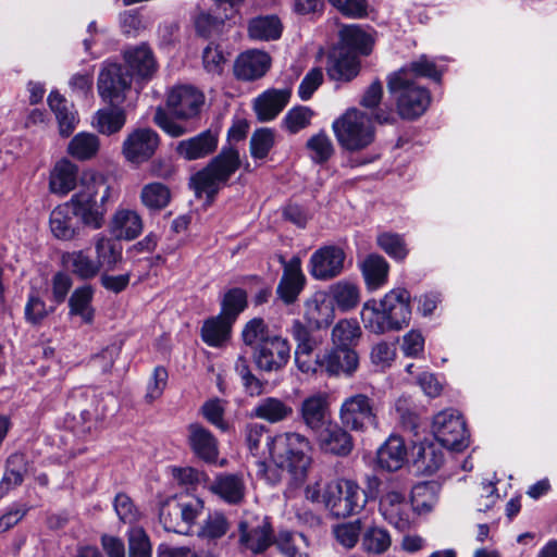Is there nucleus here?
Segmentation results:
<instances>
[{"label": "nucleus", "mask_w": 557, "mask_h": 557, "mask_svg": "<svg viewBox=\"0 0 557 557\" xmlns=\"http://www.w3.org/2000/svg\"><path fill=\"white\" fill-rule=\"evenodd\" d=\"M269 447L274 467L264 461H258L257 475L267 480L270 484H276L282 480L278 472H286L288 480L287 491L292 492L300 487L308 475L312 463L309 455L311 445L309 440L299 433L289 432L272 437L261 424H249L246 429V442L249 450L256 455L261 442Z\"/></svg>", "instance_id": "f257e3e1"}, {"label": "nucleus", "mask_w": 557, "mask_h": 557, "mask_svg": "<svg viewBox=\"0 0 557 557\" xmlns=\"http://www.w3.org/2000/svg\"><path fill=\"white\" fill-rule=\"evenodd\" d=\"M203 104L201 90L190 85L176 86L168 95V110L158 107L152 120L169 136L181 137L196 129Z\"/></svg>", "instance_id": "f03ea898"}, {"label": "nucleus", "mask_w": 557, "mask_h": 557, "mask_svg": "<svg viewBox=\"0 0 557 557\" xmlns=\"http://www.w3.org/2000/svg\"><path fill=\"white\" fill-rule=\"evenodd\" d=\"M78 187L69 200L75 216L87 227L101 228L112 194L111 185L103 174L86 171L81 176Z\"/></svg>", "instance_id": "7ed1b4c3"}, {"label": "nucleus", "mask_w": 557, "mask_h": 557, "mask_svg": "<svg viewBox=\"0 0 557 557\" xmlns=\"http://www.w3.org/2000/svg\"><path fill=\"white\" fill-rule=\"evenodd\" d=\"M410 318V293L405 288L392 289L379 305L369 300L361 310L364 327L374 334L399 331L409 324Z\"/></svg>", "instance_id": "20e7f679"}, {"label": "nucleus", "mask_w": 557, "mask_h": 557, "mask_svg": "<svg viewBox=\"0 0 557 557\" xmlns=\"http://www.w3.org/2000/svg\"><path fill=\"white\" fill-rule=\"evenodd\" d=\"M240 159L237 149L224 147L207 166L190 177V187L197 197L203 195L212 200L221 186L239 169Z\"/></svg>", "instance_id": "39448f33"}, {"label": "nucleus", "mask_w": 557, "mask_h": 557, "mask_svg": "<svg viewBox=\"0 0 557 557\" xmlns=\"http://www.w3.org/2000/svg\"><path fill=\"white\" fill-rule=\"evenodd\" d=\"M370 494L379 497V510L391 525L405 531L410 527V507L406 499V490L396 481H381L372 476L368 481Z\"/></svg>", "instance_id": "423d86ee"}, {"label": "nucleus", "mask_w": 557, "mask_h": 557, "mask_svg": "<svg viewBox=\"0 0 557 557\" xmlns=\"http://www.w3.org/2000/svg\"><path fill=\"white\" fill-rule=\"evenodd\" d=\"M387 89L395 99L398 114L403 119H417L430 106V91L408 77L406 71H396L391 74L387 78Z\"/></svg>", "instance_id": "0eeeda50"}, {"label": "nucleus", "mask_w": 557, "mask_h": 557, "mask_svg": "<svg viewBox=\"0 0 557 557\" xmlns=\"http://www.w3.org/2000/svg\"><path fill=\"white\" fill-rule=\"evenodd\" d=\"M202 510L199 498L169 497L160 505L159 521L164 531L187 535Z\"/></svg>", "instance_id": "6e6552de"}, {"label": "nucleus", "mask_w": 557, "mask_h": 557, "mask_svg": "<svg viewBox=\"0 0 557 557\" xmlns=\"http://www.w3.org/2000/svg\"><path fill=\"white\" fill-rule=\"evenodd\" d=\"M333 131L339 145L347 150H360L374 140V128L368 114L349 109L333 122Z\"/></svg>", "instance_id": "1a4fd4ad"}, {"label": "nucleus", "mask_w": 557, "mask_h": 557, "mask_svg": "<svg viewBox=\"0 0 557 557\" xmlns=\"http://www.w3.org/2000/svg\"><path fill=\"white\" fill-rule=\"evenodd\" d=\"M379 406L367 394L355 393L344 398L339 406L338 419L346 429L366 432L379 428Z\"/></svg>", "instance_id": "9d476101"}, {"label": "nucleus", "mask_w": 557, "mask_h": 557, "mask_svg": "<svg viewBox=\"0 0 557 557\" xmlns=\"http://www.w3.org/2000/svg\"><path fill=\"white\" fill-rule=\"evenodd\" d=\"M364 504L362 491L354 481L333 480L324 485V506L338 518L358 513Z\"/></svg>", "instance_id": "9b49d317"}, {"label": "nucleus", "mask_w": 557, "mask_h": 557, "mask_svg": "<svg viewBox=\"0 0 557 557\" xmlns=\"http://www.w3.org/2000/svg\"><path fill=\"white\" fill-rule=\"evenodd\" d=\"M433 434L442 447L460 451L469 444L466 422L456 411L447 409L433 418Z\"/></svg>", "instance_id": "f8f14e48"}, {"label": "nucleus", "mask_w": 557, "mask_h": 557, "mask_svg": "<svg viewBox=\"0 0 557 557\" xmlns=\"http://www.w3.org/2000/svg\"><path fill=\"white\" fill-rule=\"evenodd\" d=\"M132 86V74L117 63L104 62L98 74L97 87L99 96L111 104L125 100L126 91Z\"/></svg>", "instance_id": "ddd939ff"}, {"label": "nucleus", "mask_w": 557, "mask_h": 557, "mask_svg": "<svg viewBox=\"0 0 557 557\" xmlns=\"http://www.w3.org/2000/svg\"><path fill=\"white\" fill-rule=\"evenodd\" d=\"M256 367L264 372H277L282 370L290 358V345L280 335L255 347L252 354Z\"/></svg>", "instance_id": "4468645a"}, {"label": "nucleus", "mask_w": 557, "mask_h": 557, "mask_svg": "<svg viewBox=\"0 0 557 557\" xmlns=\"http://www.w3.org/2000/svg\"><path fill=\"white\" fill-rule=\"evenodd\" d=\"M159 144L157 132L151 128H137L124 139L122 152L128 162L141 164L154 154Z\"/></svg>", "instance_id": "2eb2a0df"}, {"label": "nucleus", "mask_w": 557, "mask_h": 557, "mask_svg": "<svg viewBox=\"0 0 557 557\" xmlns=\"http://www.w3.org/2000/svg\"><path fill=\"white\" fill-rule=\"evenodd\" d=\"M238 532L240 546L253 554L263 553L273 544V531L267 518L243 520L238 524Z\"/></svg>", "instance_id": "dca6fc26"}, {"label": "nucleus", "mask_w": 557, "mask_h": 557, "mask_svg": "<svg viewBox=\"0 0 557 557\" xmlns=\"http://www.w3.org/2000/svg\"><path fill=\"white\" fill-rule=\"evenodd\" d=\"M349 429L339 423L330 422L318 431L317 444L321 451L337 457H346L354 449V437Z\"/></svg>", "instance_id": "f3484780"}, {"label": "nucleus", "mask_w": 557, "mask_h": 557, "mask_svg": "<svg viewBox=\"0 0 557 557\" xmlns=\"http://www.w3.org/2000/svg\"><path fill=\"white\" fill-rule=\"evenodd\" d=\"M345 252L337 246H324L310 258V273L318 280H331L344 269Z\"/></svg>", "instance_id": "a211bd4d"}, {"label": "nucleus", "mask_w": 557, "mask_h": 557, "mask_svg": "<svg viewBox=\"0 0 557 557\" xmlns=\"http://www.w3.org/2000/svg\"><path fill=\"white\" fill-rule=\"evenodd\" d=\"M325 70L330 79L347 83L359 74L360 61L346 47L336 46L327 55Z\"/></svg>", "instance_id": "6ab92c4d"}, {"label": "nucleus", "mask_w": 557, "mask_h": 557, "mask_svg": "<svg viewBox=\"0 0 557 557\" xmlns=\"http://www.w3.org/2000/svg\"><path fill=\"white\" fill-rule=\"evenodd\" d=\"M359 366V357L354 348L332 347L323 352L322 370L329 376H351Z\"/></svg>", "instance_id": "aec40b11"}, {"label": "nucleus", "mask_w": 557, "mask_h": 557, "mask_svg": "<svg viewBox=\"0 0 557 557\" xmlns=\"http://www.w3.org/2000/svg\"><path fill=\"white\" fill-rule=\"evenodd\" d=\"M219 144L216 132L207 129L188 139L181 140L176 146V152L182 158L193 161L213 153Z\"/></svg>", "instance_id": "412c9836"}, {"label": "nucleus", "mask_w": 557, "mask_h": 557, "mask_svg": "<svg viewBox=\"0 0 557 557\" xmlns=\"http://www.w3.org/2000/svg\"><path fill=\"white\" fill-rule=\"evenodd\" d=\"M283 275L276 288L278 297L286 304L295 302L298 295L304 288L306 278L301 272V262L297 257L292 258L288 262H284Z\"/></svg>", "instance_id": "4be33fe9"}, {"label": "nucleus", "mask_w": 557, "mask_h": 557, "mask_svg": "<svg viewBox=\"0 0 557 557\" xmlns=\"http://www.w3.org/2000/svg\"><path fill=\"white\" fill-rule=\"evenodd\" d=\"M271 58L259 50L242 53L235 61L234 74L240 81H255L262 77L269 70Z\"/></svg>", "instance_id": "5701e85b"}, {"label": "nucleus", "mask_w": 557, "mask_h": 557, "mask_svg": "<svg viewBox=\"0 0 557 557\" xmlns=\"http://www.w3.org/2000/svg\"><path fill=\"white\" fill-rule=\"evenodd\" d=\"M187 432V441L193 453L206 462H215L219 448L212 433L200 423H190Z\"/></svg>", "instance_id": "b1692460"}, {"label": "nucleus", "mask_w": 557, "mask_h": 557, "mask_svg": "<svg viewBox=\"0 0 557 557\" xmlns=\"http://www.w3.org/2000/svg\"><path fill=\"white\" fill-rule=\"evenodd\" d=\"M144 228L140 215L129 209H117L111 216L108 230L115 239L133 240Z\"/></svg>", "instance_id": "393cba45"}, {"label": "nucleus", "mask_w": 557, "mask_h": 557, "mask_svg": "<svg viewBox=\"0 0 557 557\" xmlns=\"http://www.w3.org/2000/svg\"><path fill=\"white\" fill-rule=\"evenodd\" d=\"M305 322L315 330H326L335 319L333 304L324 295L317 294L305 304Z\"/></svg>", "instance_id": "a878e982"}, {"label": "nucleus", "mask_w": 557, "mask_h": 557, "mask_svg": "<svg viewBox=\"0 0 557 557\" xmlns=\"http://www.w3.org/2000/svg\"><path fill=\"white\" fill-rule=\"evenodd\" d=\"M327 410V395L325 393H315L301 401L299 413L305 425L309 430L318 432L325 424Z\"/></svg>", "instance_id": "bb28decb"}, {"label": "nucleus", "mask_w": 557, "mask_h": 557, "mask_svg": "<svg viewBox=\"0 0 557 557\" xmlns=\"http://www.w3.org/2000/svg\"><path fill=\"white\" fill-rule=\"evenodd\" d=\"M78 166L67 159L58 161L50 172L49 189L52 194L65 196L77 186Z\"/></svg>", "instance_id": "cd10ccee"}, {"label": "nucleus", "mask_w": 557, "mask_h": 557, "mask_svg": "<svg viewBox=\"0 0 557 557\" xmlns=\"http://www.w3.org/2000/svg\"><path fill=\"white\" fill-rule=\"evenodd\" d=\"M290 95L289 88L269 89L261 94L255 101V110L259 120H273L286 107Z\"/></svg>", "instance_id": "c85d7f7f"}, {"label": "nucleus", "mask_w": 557, "mask_h": 557, "mask_svg": "<svg viewBox=\"0 0 557 557\" xmlns=\"http://www.w3.org/2000/svg\"><path fill=\"white\" fill-rule=\"evenodd\" d=\"M406 456L404 440L400 436L391 435L377 450V465L386 471H397L404 466Z\"/></svg>", "instance_id": "c756f323"}, {"label": "nucleus", "mask_w": 557, "mask_h": 557, "mask_svg": "<svg viewBox=\"0 0 557 557\" xmlns=\"http://www.w3.org/2000/svg\"><path fill=\"white\" fill-rule=\"evenodd\" d=\"M75 214L69 201L59 205L50 213V230L54 237L63 240L73 239L78 231Z\"/></svg>", "instance_id": "7c9ffc66"}, {"label": "nucleus", "mask_w": 557, "mask_h": 557, "mask_svg": "<svg viewBox=\"0 0 557 557\" xmlns=\"http://www.w3.org/2000/svg\"><path fill=\"white\" fill-rule=\"evenodd\" d=\"M96 261L100 271H113L123 259V247L119 239L98 234L95 237Z\"/></svg>", "instance_id": "2f4dec72"}, {"label": "nucleus", "mask_w": 557, "mask_h": 557, "mask_svg": "<svg viewBox=\"0 0 557 557\" xmlns=\"http://www.w3.org/2000/svg\"><path fill=\"white\" fill-rule=\"evenodd\" d=\"M442 446L434 443H425L417 446L413 458L414 470L422 475L434 474L444 463Z\"/></svg>", "instance_id": "473e14b6"}, {"label": "nucleus", "mask_w": 557, "mask_h": 557, "mask_svg": "<svg viewBox=\"0 0 557 557\" xmlns=\"http://www.w3.org/2000/svg\"><path fill=\"white\" fill-rule=\"evenodd\" d=\"M48 104L55 114L59 125V133L63 137H69L75 129L78 119L73 110V104L60 95L58 91H51L48 97Z\"/></svg>", "instance_id": "72a5a7b5"}, {"label": "nucleus", "mask_w": 557, "mask_h": 557, "mask_svg": "<svg viewBox=\"0 0 557 557\" xmlns=\"http://www.w3.org/2000/svg\"><path fill=\"white\" fill-rule=\"evenodd\" d=\"M245 482L235 473L219 474L211 484V491L230 504H238L245 496Z\"/></svg>", "instance_id": "f704fd0d"}, {"label": "nucleus", "mask_w": 557, "mask_h": 557, "mask_svg": "<svg viewBox=\"0 0 557 557\" xmlns=\"http://www.w3.org/2000/svg\"><path fill=\"white\" fill-rule=\"evenodd\" d=\"M124 58L132 77L134 75L141 78L150 77L157 69L152 51L147 46H139L127 50Z\"/></svg>", "instance_id": "c9c22d12"}, {"label": "nucleus", "mask_w": 557, "mask_h": 557, "mask_svg": "<svg viewBox=\"0 0 557 557\" xmlns=\"http://www.w3.org/2000/svg\"><path fill=\"white\" fill-rule=\"evenodd\" d=\"M94 288L91 285L77 287L69 299V314L79 317L85 324H91L95 319L92 307Z\"/></svg>", "instance_id": "e433bc0d"}, {"label": "nucleus", "mask_w": 557, "mask_h": 557, "mask_svg": "<svg viewBox=\"0 0 557 557\" xmlns=\"http://www.w3.org/2000/svg\"><path fill=\"white\" fill-rule=\"evenodd\" d=\"M27 471L28 462L23 454L15 453L7 459L5 472L0 482V499L23 483Z\"/></svg>", "instance_id": "4c0bfd02"}, {"label": "nucleus", "mask_w": 557, "mask_h": 557, "mask_svg": "<svg viewBox=\"0 0 557 557\" xmlns=\"http://www.w3.org/2000/svg\"><path fill=\"white\" fill-rule=\"evenodd\" d=\"M339 36L341 44L337 47H346L348 51L357 57L358 54L369 55L371 53L374 40L359 26H345L342 28Z\"/></svg>", "instance_id": "58836bf2"}, {"label": "nucleus", "mask_w": 557, "mask_h": 557, "mask_svg": "<svg viewBox=\"0 0 557 557\" xmlns=\"http://www.w3.org/2000/svg\"><path fill=\"white\" fill-rule=\"evenodd\" d=\"M283 24L276 15H261L248 23V35L251 39L270 41L281 37Z\"/></svg>", "instance_id": "ea45409f"}, {"label": "nucleus", "mask_w": 557, "mask_h": 557, "mask_svg": "<svg viewBox=\"0 0 557 557\" xmlns=\"http://www.w3.org/2000/svg\"><path fill=\"white\" fill-rule=\"evenodd\" d=\"M233 323L222 314L209 318L201 327L202 341L212 347L221 346L228 339Z\"/></svg>", "instance_id": "a19ab883"}, {"label": "nucleus", "mask_w": 557, "mask_h": 557, "mask_svg": "<svg viewBox=\"0 0 557 557\" xmlns=\"http://www.w3.org/2000/svg\"><path fill=\"white\" fill-rule=\"evenodd\" d=\"M63 263L82 280H90L100 272L98 263L85 250H75L62 256Z\"/></svg>", "instance_id": "79ce46f5"}, {"label": "nucleus", "mask_w": 557, "mask_h": 557, "mask_svg": "<svg viewBox=\"0 0 557 557\" xmlns=\"http://www.w3.org/2000/svg\"><path fill=\"white\" fill-rule=\"evenodd\" d=\"M293 414V408L275 397L261 399L253 408V416L271 423L281 422Z\"/></svg>", "instance_id": "37998d69"}, {"label": "nucleus", "mask_w": 557, "mask_h": 557, "mask_svg": "<svg viewBox=\"0 0 557 557\" xmlns=\"http://www.w3.org/2000/svg\"><path fill=\"white\" fill-rule=\"evenodd\" d=\"M125 122V111L119 107H112L99 110L94 116L92 125L99 133L110 136L120 132Z\"/></svg>", "instance_id": "c03bdc74"}, {"label": "nucleus", "mask_w": 557, "mask_h": 557, "mask_svg": "<svg viewBox=\"0 0 557 557\" xmlns=\"http://www.w3.org/2000/svg\"><path fill=\"white\" fill-rule=\"evenodd\" d=\"M311 329L307 323L294 320L290 326V334L296 343L295 350L300 354H312L323 343V337Z\"/></svg>", "instance_id": "a18cd8bd"}, {"label": "nucleus", "mask_w": 557, "mask_h": 557, "mask_svg": "<svg viewBox=\"0 0 557 557\" xmlns=\"http://www.w3.org/2000/svg\"><path fill=\"white\" fill-rule=\"evenodd\" d=\"M361 336V327L355 319H342L332 329L333 347L354 348Z\"/></svg>", "instance_id": "49530a36"}, {"label": "nucleus", "mask_w": 557, "mask_h": 557, "mask_svg": "<svg viewBox=\"0 0 557 557\" xmlns=\"http://www.w3.org/2000/svg\"><path fill=\"white\" fill-rule=\"evenodd\" d=\"M361 270L368 287L376 289L386 282L389 267L382 256L370 255L362 262Z\"/></svg>", "instance_id": "de8ad7c7"}, {"label": "nucleus", "mask_w": 557, "mask_h": 557, "mask_svg": "<svg viewBox=\"0 0 557 557\" xmlns=\"http://www.w3.org/2000/svg\"><path fill=\"white\" fill-rule=\"evenodd\" d=\"M53 312V307L47 306L44 293L32 287L24 308V318L32 325H40Z\"/></svg>", "instance_id": "09e8293b"}, {"label": "nucleus", "mask_w": 557, "mask_h": 557, "mask_svg": "<svg viewBox=\"0 0 557 557\" xmlns=\"http://www.w3.org/2000/svg\"><path fill=\"white\" fill-rule=\"evenodd\" d=\"M329 293L332 300L342 311H348L355 308L360 300L358 286L348 281H339L331 285Z\"/></svg>", "instance_id": "8fccbe9b"}, {"label": "nucleus", "mask_w": 557, "mask_h": 557, "mask_svg": "<svg viewBox=\"0 0 557 557\" xmlns=\"http://www.w3.org/2000/svg\"><path fill=\"white\" fill-rule=\"evenodd\" d=\"M100 147L99 138L91 133H78L67 146V153L77 160H89L94 158Z\"/></svg>", "instance_id": "3c124183"}, {"label": "nucleus", "mask_w": 557, "mask_h": 557, "mask_svg": "<svg viewBox=\"0 0 557 557\" xmlns=\"http://www.w3.org/2000/svg\"><path fill=\"white\" fill-rule=\"evenodd\" d=\"M440 485L434 482H422L413 486L411 491L412 507L419 512L432 510L437 502Z\"/></svg>", "instance_id": "603ef678"}, {"label": "nucleus", "mask_w": 557, "mask_h": 557, "mask_svg": "<svg viewBox=\"0 0 557 557\" xmlns=\"http://www.w3.org/2000/svg\"><path fill=\"white\" fill-rule=\"evenodd\" d=\"M140 200L149 210L160 211L170 203L171 191L162 183H149L141 188Z\"/></svg>", "instance_id": "864d4df0"}, {"label": "nucleus", "mask_w": 557, "mask_h": 557, "mask_svg": "<svg viewBox=\"0 0 557 557\" xmlns=\"http://www.w3.org/2000/svg\"><path fill=\"white\" fill-rule=\"evenodd\" d=\"M391 535L384 528L373 525L362 534L361 546L369 554H383L391 547Z\"/></svg>", "instance_id": "5fc2aeb1"}, {"label": "nucleus", "mask_w": 557, "mask_h": 557, "mask_svg": "<svg viewBox=\"0 0 557 557\" xmlns=\"http://www.w3.org/2000/svg\"><path fill=\"white\" fill-rule=\"evenodd\" d=\"M230 523L222 512L209 513L200 525L197 535L207 541H215L226 534Z\"/></svg>", "instance_id": "6e6d98bb"}, {"label": "nucleus", "mask_w": 557, "mask_h": 557, "mask_svg": "<svg viewBox=\"0 0 557 557\" xmlns=\"http://www.w3.org/2000/svg\"><path fill=\"white\" fill-rule=\"evenodd\" d=\"M247 307V294L244 289L235 287L225 293L221 302L220 314L235 322L237 317Z\"/></svg>", "instance_id": "4d7b16f0"}, {"label": "nucleus", "mask_w": 557, "mask_h": 557, "mask_svg": "<svg viewBox=\"0 0 557 557\" xmlns=\"http://www.w3.org/2000/svg\"><path fill=\"white\" fill-rule=\"evenodd\" d=\"M376 243L385 253L397 261H403L408 256L409 251L406 242L399 234L391 232L381 233L376 238Z\"/></svg>", "instance_id": "13d9d810"}, {"label": "nucleus", "mask_w": 557, "mask_h": 557, "mask_svg": "<svg viewBox=\"0 0 557 557\" xmlns=\"http://www.w3.org/2000/svg\"><path fill=\"white\" fill-rule=\"evenodd\" d=\"M271 336H275V334L270 333L267 323L261 318L251 319L242 331L243 342L245 345L251 347L261 345L263 342L270 339Z\"/></svg>", "instance_id": "bf43d9fd"}, {"label": "nucleus", "mask_w": 557, "mask_h": 557, "mask_svg": "<svg viewBox=\"0 0 557 557\" xmlns=\"http://www.w3.org/2000/svg\"><path fill=\"white\" fill-rule=\"evenodd\" d=\"M399 71H406L408 77H428L435 82H441L442 73L437 70L436 64L428 55L422 54L417 60L401 67Z\"/></svg>", "instance_id": "052dcab7"}, {"label": "nucleus", "mask_w": 557, "mask_h": 557, "mask_svg": "<svg viewBox=\"0 0 557 557\" xmlns=\"http://www.w3.org/2000/svg\"><path fill=\"white\" fill-rule=\"evenodd\" d=\"M306 147L310 152V158L315 163L326 162L334 153L333 143L325 133L311 136Z\"/></svg>", "instance_id": "680f3d73"}, {"label": "nucleus", "mask_w": 557, "mask_h": 557, "mask_svg": "<svg viewBox=\"0 0 557 557\" xmlns=\"http://www.w3.org/2000/svg\"><path fill=\"white\" fill-rule=\"evenodd\" d=\"M128 557H151L149 536L140 527H133L128 532Z\"/></svg>", "instance_id": "e2e57ef3"}, {"label": "nucleus", "mask_w": 557, "mask_h": 557, "mask_svg": "<svg viewBox=\"0 0 557 557\" xmlns=\"http://www.w3.org/2000/svg\"><path fill=\"white\" fill-rule=\"evenodd\" d=\"M274 146V132L270 128L257 129L250 138V153L255 159H264Z\"/></svg>", "instance_id": "0e129e2a"}, {"label": "nucleus", "mask_w": 557, "mask_h": 557, "mask_svg": "<svg viewBox=\"0 0 557 557\" xmlns=\"http://www.w3.org/2000/svg\"><path fill=\"white\" fill-rule=\"evenodd\" d=\"M361 521L346 522L334 527L333 534L336 541L345 548H352L360 536Z\"/></svg>", "instance_id": "69168bd1"}, {"label": "nucleus", "mask_w": 557, "mask_h": 557, "mask_svg": "<svg viewBox=\"0 0 557 557\" xmlns=\"http://www.w3.org/2000/svg\"><path fill=\"white\" fill-rule=\"evenodd\" d=\"M312 115L313 112L309 108L295 107L286 113L283 123L289 133L295 134L310 124Z\"/></svg>", "instance_id": "338daca9"}, {"label": "nucleus", "mask_w": 557, "mask_h": 557, "mask_svg": "<svg viewBox=\"0 0 557 557\" xmlns=\"http://www.w3.org/2000/svg\"><path fill=\"white\" fill-rule=\"evenodd\" d=\"M338 12L349 18H363L368 16L369 3L367 0H327Z\"/></svg>", "instance_id": "774afa93"}]
</instances>
